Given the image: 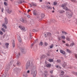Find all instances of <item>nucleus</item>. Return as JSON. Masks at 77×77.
I'll list each match as a JSON object with an SVG mask.
<instances>
[{
	"label": "nucleus",
	"instance_id": "obj_1",
	"mask_svg": "<svg viewBox=\"0 0 77 77\" xmlns=\"http://www.w3.org/2000/svg\"><path fill=\"white\" fill-rule=\"evenodd\" d=\"M66 15L69 18H71L73 15H74V13L72 12H69L68 11H66Z\"/></svg>",
	"mask_w": 77,
	"mask_h": 77
},
{
	"label": "nucleus",
	"instance_id": "obj_2",
	"mask_svg": "<svg viewBox=\"0 0 77 77\" xmlns=\"http://www.w3.org/2000/svg\"><path fill=\"white\" fill-rule=\"evenodd\" d=\"M45 37H48L50 39L51 38V34L50 32H47L45 34Z\"/></svg>",
	"mask_w": 77,
	"mask_h": 77
},
{
	"label": "nucleus",
	"instance_id": "obj_3",
	"mask_svg": "<svg viewBox=\"0 0 77 77\" xmlns=\"http://www.w3.org/2000/svg\"><path fill=\"white\" fill-rule=\"evenodd\" d=\"M66 4H64L62 5L61 7H62L64 9H65L66 11H69V9L68 8L66 7Z\"/></svg>",
	"mask_w": 77,
	"mask_h": 77
},
{
	"label": "nucleus",
	"instance_id": "obj_4",
	"mask_svg": "<svg viewBox=\"0 0 77 77\" xmlns=\"http://www.w3.org/2000/svg\"><path fill=\"white\" fill-rule=\"evenodd\" d=\"M20 71V70L18 68H15L14 69V72L15 73H18Z\"/></svg>",
	"mask_w": 77,
	"mask_h": 77
},
{
	"label": "nucleus",
	"instance_id": "obj_5",
	"mask_svg": "<svg viewBox=\"0 0 77 77\" xmlns=\"http://www.w3.org/2000/svg\"><path fill=\"white\" fill-rule=\"evenodd\" d=\"M20 20L23 23H27V20H24L23 18L21 17L20 18Z\"/></svg>",
	"mask_w": 77,
	"mask_h": 77
},
{
	"label": "nucleus",
	"instance_id": "obj_6",
	"mask_svg": "<svg viewBox=\"0 0 77 77\" xmlns=\"http://www.w3.org/2000/svg\"><path fill=\"white\" fill-rule=\"evenodd\" d=\"M31 74H33L34 77H36V74H37V72L36 71H35L34 72H33V71H32Z\"/></svg>",
	"mask_w": 77,
	"mask_h": 77
},
{
	"label": "nucleus",
	"instance_id": "obj_7",
	"mask_svg": "<svg viewBox=\"0 0 77 77\" xmlns=\"http://www.w3.org/2000/svg\"><path fill=\"white\" fill-rule=\"evenodd\" d=\"M30 66V61H29L26 63V69H28L29 68Z\"/></svg>",
	"mask_w": 77,
	"mask_h": 77
},
{
	"label": "nucleus",
	"instance_id": "obj_8",
	"mask_svg": "<svg viewBox=\"0 0 77 77\" xmlns=\"http://www.w3.org/2000/svg\"><path fill=\"white\" fill-rule=\"evenodd\" d=\"M17 39L19 42H21V38L20 35H19L17 36Z\"/></svg>",
	"mask_w": 77,
	"mask_h": 77
},
{
	"label": "nucleus",
	"instance_id": "obj_9",
	"mask_svg": "<svg viewBox=\"0 0 77 77\" xmlns=\"http://www.w3.org/2000/svg\"><path fill=\"white\" fill-rule=\"evenodd\" d=\"M19 28H20V29L22 30H25V28L24 27L22 26H19Z\"/></svg>",
	"mask_w": 77,
	"mask_h": 77
},
{
	"label": "nucleus",
	"instance_id": "obj_10",
	"mask_svg": "<svg viewBox=\"0 0 77 77\" xmlns=\"http://www.w3.org/2000/svg\"><path fill=\"white\" fill-rule=\"evenodd\" d=\"M7 12L8 13V14H11L12 12V10L11 9H8L7 10Z\"/></svg>",
	"mask_w": 77,
	"mask_h": 77
},
{
	"label": "nucleus",
	"instance_id": "obj_11",
	"mask_svg": "<svg viewBox=\"0 0 77 77\" xmlns=\"http://www.w3.org/2000/svg\"><path fill=\"white\" fill-rule=\"evenodd\" d=\"M47 72H48L46 70L44 72V76L45 77H47Z\"/></svg>",
	"mask_w": 77,
	"mask_h": 77
},
{
	"label": "nucleus",
	"instance_id": "obj_12",
	"mask_svg": "<svg viewBox=\"0 0 77 77\" xmlns=\"http://www.w3.org/2000/svg\"><path fill=\"white\" fill-rule=\"evenodd\" d=\"M46 8L47 9H52V8L49 5H47L46 6Z\"/></svg>",
	"mask_w": 77,
	"mask_h": 77
},
{
	"label": "nucleus",
	"instance_id": "obj_13",
	"mask_svg": "<svg viewBox=\"0 0 77 77\" xmlns=\"http://www.w3.org/2000/svg\"><path fill=\"white\" fill-rule=\"evenodd\" d=\"M60 52L61 53L63 54H65V52L62 50H60Z\"/></svg>",
	"mask_w": 77,
	"mask_h": 77
},
{
	"label": "nucleus",
	"instance_id": "obj_14",
	"mask_svg": "<svg viewBox=\"0 0 77 77\" xmlns=\"http://www.w3.org/2000/svg\"><path fill=\"white\" fill-rule=\"evenodd\" d=\"M5 23L6 24H8V19L6 18H5Z\"/></svg>",
	"mask_w": 77,
	"mask_h": 77
},
{
	"label": "nucleus",
	"instance_id": "obj_15",
	"mask_svg": "<svg viewBox=\"0 0 77 77\" xmlns=\"http://www.w3.org/2000/svg\"><path fill=\"white\" fill-rule=\"evenodd\" d=\"M2 26L3 27L5 28V29H7V26H6V25L5 23L2 24Z\"/></svg>",
	"mask_w": 77,
	"mask_h": 77
},
{
	"label": "nucleus",
	"instance_id": "obj_16",
	"mask_svg": "<svg viewBox=\"0 0 77 77\" xmlns=\"http://www.w3.org/2000/svg\"><path fill=\"white\" fill-rule=\"evenodd\" d=\"M62 66H63V67H65V66H66V63L65 62H64V63H63L62 65Z\"/></svg>",
	"mask_w": 77,
	"mask_h": 77
},
{
	"label": "nucleus",
	"instance_id": "obj_17",
	"mask_svg": "<svg viewBox=\"0 0 77 77\" xmlns=\"http://www.w3.org/2000/svg\"><path fill=\"white\" fill-rule=\"evenodd\" d=\"M41 17L42 18H44L45 17V15L43 14H41Z\"/></svg>",
	"mask_w": 77,
	"mask_h": 77
},
{
	"label": "nucleus",
	"instance_id": "obj_18",
	"mask_svg": "<svg viewBox=\"0 0 77 77\" xmlns=\"http://www.w3.org/2000/svg\"><path fill=\"white\" fill-rule=\"evenodd\" d=\"M64 74L65 72H64L63 71H62L60 73V75H64Z\"/></svg>",
	"mask_w": 77,
	"mask_h": 77
},
{
	"label": "nucleus",
	"instance_id": "obj_19",
	"mask_svg": "<svg viewBox=\"0 0 77 77\" xmlns=\"http://www.w3.org/2000/svg\"><path fill=\"white\" fill-rule=\"evenodd\" d=\"M51 64H48L46 65V66H47V67L49 68V67H51Z\"/></svg>",
	"mask_w": 77,
	"mask_h": 77
},
{
	"label": "nucleus",
	"instance_id": "obj_20",
	"mask_svg": "<svg viewBox=\"0 0 77 77\" xmlns=\"http://www.w3.org/2000/svg\"><path fill=\"white\" fill-rule=\"evenodd\" d=\"M66 40L68 41H71V39L68 37H66Z\"/></svg>",
	"mask_w": 77,
	"mask_h": 77
},
{
	"label": "nucleus",
	"instance_id": "obj_21",
	"mask_svg": "<svg viewBox=\"0 0 77 77\" xmlns=\"http://www.w3.org/2000/svg\"><path fill=\"white\" fill-rule=\"evenodd\" d=\"M49 61L50 62H53V59H49Z\"/></svg>",
	"mask_w": 77,
	"mask_h": 77
},
{
	"label": "nucleus",
	"instance_id": "obj_22",
	"mask_svg": "<svg viewBox=\"0 0 77 77\" xmlns=\"http://www.w3.org/2000/svg\"><path fill=\"white\" fill-rule=\"evenodd\" d=\"M65 36L64 35H62L61 36V39H65Z\"/></svg>",
	"mask_w": 77,
	"mask_h": 77
},
{
	"label": "nucleus",
	"instance_id": "obj_23",
	"mask_svg": "<svg viewBox=\"0 0 77 77\" xmlns=\"http://www.w3.org/2000/svg\"><path fill=\"white\" fill-rule=\"evenodd\" d=\"M12 45H13V48H14V47H15V42H14V40H13V43H12Z\"/></svg>",
	"mask_w": 77,
	"mask_h": 77
},
{
	"label": "nucleus",
	"instance_id": "obj_24",
	"mask_svg": "<svg viewBox=\"0 0 77 77\" xmlns=\"http://www.w3.org/2000/svg\"><path fill=\"white\" fill-rule=\"evenodd\" d=\"M66 51L67 52H68V53H71V51L70 50H69V49H67Z\"/></svg>",
	"mask_w": 77,
	"mask_h": 77
},
{
	"label": "nucleus",
	"instance_id": "obj_25",
	"mask_svg": "<svg viewBox=\"0 0 77 77\" xmlns=\"http://www.w3.org/2000/svg\"><path fill=\"white\" fill-rule=\"evenodd\" d=\"M42 58H45L47 57V56L45 55H42Z\"/></svg>",
	"mask_w": 77,
	"mask_h": 77
},
{
	"label": "nucleus",
	"instance_id": "obj_26",
	"mask_svg": "<svg viewBox=\"0 0 77 77\" xmlns=\"http://www.w3.org/2000/svg\"><path fill=\"white\" fill-rule=\"evenodd\" d=\"M39 45H40V46H42V45H43V42H41L39 44Z\"/></svg>",
	"mask_w": 77,
	"mask_h": 77
},
{
	"label": "nucleus",
	"instance_id": "obj_27",
	"mask_svg": "<svg viewBox=\"0 0 77 77\" xmlns=\"http://www.w3.org/2000/svg\"><path fill=\"white\" fill-rule=\"evenodd\" d=\"M9 43H6V44H5V45H6V48H8V45H9Z\"/></svg>",
	"mask_w": 77,
	"mask_h": 77
},
{
	"label": "nucleus",
	"instance_id": "obj_28",
	"mask_svg": "<svg viewBox=\"0 0 77 77\" xmlns=\"http://www.w3.org/2000/svg\"><path fill=\"white\" fill-rule=\"evenodd\" d=\"M2 30L3 31V32L5 33V31H6V29H4V28H2Z\"/></svg>",
	"mask_w": 77,
	"mask_h": 77
},
{
	"label": "nucleus",
	"instance_id": "obj_29",
	"mask_svg": "<svg viewBox=\"0 0 77 77\" xmlns=\"http://www.w3.org/2000/svg\"><path fill=\"white\" fill-rule=\"evenodd\" d=\"M65 11H64L63 10H61L60 11V14H63V12H64Z\"/></svg>",
	"mask_w": 77,
	"mask_h": 77
},
{
	"label": "nucleus",
	"instance_id": "obj_30",
	"mask_svg": "<svg viewBox=\"0 0 77 77\" xmlns=\"http://www.w3.org/2000/svg\"><path fill=\"white\" fill-rule=\"evenodd\" d=\"M20 64H21V63H20V62L17 61V65H20Z\"/></svg>",
	"mask_w": 77,
	"mask_h": 77
},
{
	"label": "nucleus",
	"instance_id": "obj_31",
	"mask_svg": "<svg viewBox=\"0 0 77 77\" xmlns=\"http://www.w3.org/2000/svg\"><path fill=\"white\" fill-rule=\"evenodd\" d=\"M33 14L34 15H36V11H34V12H33Z\"/></svg>",
	"mask_w": 77,
	"mask_h": 77
},
{
	"label": "nucleus",
	"instance_id": "obj_32",
	"mask_svg": "<svg viewBox=\"0 0 77 77\" xmlns=\"http://www.w3.org/2000/svg\"><path fill=\"white\" fill-rule=\"evenodd\" d=\"M61 62V60H57V63H59V62Z\"/></svg>",
	"mask_w": 77,
	"mask_h": 77
},
{
	"label": "nucleus",
	"instance_id": "obj_33",
	"mask_svg": "<svg viewBox=\"0 0 77 77\" xmlns=\"http://www.w3.org/2000/svg\"><path fill=\"white\" fill-rule=\"evenodd\" d=\"M62 33H63V34H65V35H66L68 34L65 31H62Z\"/></svg>",
	"mask_w": 77,
	"mask_h": 77
},
{
	"label": "nucleus",
	"instance_id": "obj_34",
	"mask_svg": "<svg viewBox=\"0 0 77 77\" xmlns=\"http://www.w3.org/2000/svg\"><path fill=\"white\" fill-rule=\"evenodd\" d=\"M32 6H36V5L35 3H32Z\"/></svg>",
	"mask_w": 77,
	"mask_h": 77
},
{
	"label": "nucleus",
	"instance_id": "obj_35",
	"mask_svg": "<svg viewBox=\"0 0 77 77\" xmlns=\"http://www.w3.org/2000/svg\"><path fill=\"white\" fill-rule=\"evenodd\" d=\"M53 47H54V46L52 44L50 46V48L51 49L52 48H53Z\"/></svg>",
	"mask_w": 77,
	"mask_h": 77
},
{
	"label": "nucleus",
	"instance_id": "obj_36",
	"mask_svg": "<svg viewBox=\"0 0 77 77\" xmlns=\"http://www.w3.org/2000/svg\"><path fill=\"white\" fill-rule=\"evenodd\" d=\"M56 5H57V2H54V6H56Z\"/></svg>",
	"mask_w": 77,
	"mask_h": 77
},
{
	"label": "nucleus",
	"instance_id": "obj_37",
	"mask_svg": "<svg viewBox=\"0 0 77 77\" xmlns=\"http://www.w3.org/2000/svg\"><path fill=\"white\" fill-rule=\"evenodd\" d=\"M61 39H62L61 37L60 36H58V39L59 40H61Z\"/></svg>",
	"mask_w": 77,
	"mask_h": 77
},
{
	"label": "nucleus",
	"instance_id": "obj_38",
	"mask_svg": "<svg viewBox=\"0 0 77 77\" xmlns=\"http://www.w3.org/2000/svg\"><path fill=\"white\" fill-rule=\"evenodd\" d=\"M3 32L0 30V34L1 35H3Z\"/></svg>",
	"mask_w": 77,
	"mask_h": 77
},
{
	"label": "nucleus",
	"instance_id": "obj_39",
	"mask_svg": "<svg viewBox=\"0 0 77 77\" xmlns=\"http://www.w3.org/2000/svg\"><path fill=\"white\" fill-rule=\"evenodd\" d=\"M4 4L5 6H7V5H8V4L7 3H6V2H5L4 3Z\"/></svg>",
	"mask_w": 77,
	"mask_h": 77
},
{
	"label": "nucleus",
	"instance_id": "obj_40",
	"mask_svg": "<svg viewBox=\"0 0 77 77\" xmlns=\"http://www.w3.org/2000/svg\"><path fill=\"white\" fill-rule=\"evenodd\" d=\"M73 45H74V43H72L71 44H70V46H73Z\"/></svg>",
	"mask_w": 77,
	"mask_h": 77
},
{
	"label": "nucleus",
	"instance_id": "obj_41",
	"mask_svg": "<svg viewBox=\"0 0 77 77\" xmlns=\"http://www.w3.org/2000/svg\"><path fill=\"white\" fill-rule=\"evenodd\" d=\"M66 46H67V47H69V44L68 43H66L65 44Z\"/></svg>",
	"mask_w": 77,
	"mask_h": 77
},
{
	"label": "nucleus",
	"instance_id": "obj_42",
	"mask_svg": "<svg viewBox=\"0 0 77 77\" xmlns=\"http://www.w3.org/2000/svg\"><path fill=\"white\" fill-rule=\"evenodd\" d=\"M72 2H76V1L75 0H70Z\"/></svg>",
	"mask_w": 77,
	"mask_h": 77
},
{
	"label": "nucleus",
	"instance_id": "obj_43",
	"mask_svg": "<svg viewBox=\"0 0 77 77\" xmlns=\"http://www.w3.org/2000/svg\"><path fill=\"white\" fill-rule=\"evenodd\" d=\"M73 74H75L77 75V72L75 73V72H72Z\"/></svg>",
	"mask_w": 77,
	"mask_h": 77
},
{
	"label": "nucleus",
	"instance_id": "obj_44",
	"mask_svg": "<svg viewBox=\"0 0 77 77\" xmlns=\"http://www.w3.org/2000/svg\"><path fill=\"white\" fill-rule=\"evenodd\" d=\"M75 56L76 59H77V54H75Z\"/></svg>",
	"mask_w": 77,
	"mask_h": 77
},
{
	"label": "nucleus",
	"instance_id": "obj_45",
	"mask_svg": "<svg viewBox=\"0 0 77 77\" xmlns=\"http://www.w3.org/2000/svg\"><path fill=\"white\" fill-rule=\"evenodd\" d=\"M57 68H60V69H61V68L60 67V66H57Z\"/></svg>",
	"mask_w": 77,
	"mask_h": 77
},
{
	"label": "nucleus",
	"instance_id": "obj_46",
	"mask_svg": "<svg viewBox=\"0 0 77 77\" xmlns=\"http://www.w3.org/2000/svg\"><path fill=\"white\" fill-rule=\"evenodd\" d=\"M47 45H48V43L47 42H45V46H47Z\"/></svg>",
	"mask_w": 77,
	"mask_h": 77
},
{
	"label": "nucleus",
	"instance_id": "obj_47",
	"mask_svg": "<svg viewBox=\"0 0 77 77\" xmlns=\"http://www.w3.org/2000/svg\"><path fill=\"white\" fill-rule=\"evenodd\" d=\"M27 17H28V18H30V15H27Z\"/></svg>",
	"mask_w": 77,
	"mask_h": 77
},
{
	"label": "nucleus",
	"instance_id": "obj_48",
	"mask_svg": "<svg viewBox=\"0 0 77 77\" xmlns=\"http://www.w3.org/2000/svg\"><path fill=\"white\" fill-rule=\"evenodd\" d=\"M1 10L2 12H3V11H4V9L2 8L1 9Z\"/></svg>",
	"mask_w": 77,
	"mask_h": 77
},
{
	"label": "nucleus",
	"instance_id": "obj_49",
	"mask_svg": "<svg viewBox=\"0 0 77 77\" xmlns=\"http://www.w3.org/2000/svg\"><path fill=\"white\" fill-rule=\"evenodd\" d=\"M53 70H51L50 71V73H51V74H52V73H53Z\"/></svg>",
	"mask_w": 77,
	"mask_h": 77
},
{
	"label": "nucleus",
	"instance_id": "obj_50",
	"mask_svg": "<svg viewBox=\"0 0 77 77\" xmlns=\"http://www.w3.org/2000/svg\"><path fill=\"white\" fill-rule=\"evenodd\" d=\"M62 42H63V43H65V42H65V41H64V40H62Z\"/></svg>",
	"mask_w": 77,
	"mask_h": 77
},
{
	"label": "nucleus",
	"instance_id": "obj_51",
	"mask_svg": "<svg viewBox=\"0 0 77 77\" xmlns=\"http://www.w3.org/2000/svg\"><path fill=\"white\" fill-rule=\"evenodd\" d=\"M47 56H50V54H47Z\"/></svg>",
	"mask_w": 77,
	"mask_h": 77
},
{
	"label": "nucleus",
	"instance_id": "obj_52",
	"mask_svg": "<svg viewBox=\"0 0 77 77\" xmlns=\"http://www.w3.org/2000/svg\"><path fill=\"white\" fill-rule=\"evenodd\" d=\"M9 68L8 69H5V71H8V70H9Z\"/></svg>",
	"mask_w": 77,
	"mask_h": 77
},
{
	"label": "nucleus",
	"instance_id": "obj_53",
	"mask_svg": "<svg viewBox=\"0 0 77 77\" xmlns=\"http://www.w3.org/2000/svg\"><path fill=\"white\" fill-rule=\"evenodd\" d=\"M30 72V71L29 70H28L27 71V73H29Z\"/></svg>",
	"mask_w": 77,
	"mask_h": 77
},
{
	"label": "nucleus",
	"instance_id": "obj_54",
	"mask_svg": "<svg viewBox=\"0 0 77 77\" xmlns=\"http://www.w3.org/2000/svg\"><path fill=\"white\" fill-rule=\"evenodd\" d=\"M30 10L29 9L28 10L27 12H30Z\"/></svg>",
	"mask_w": 77,
	"mask_h": 77
},
{
	"label": "nucleus",
	"instance_id": "obj_55",
	"mask_svg": "<svg viewBox=\"0 0 77 77\" xmlns=\"http://www.w3.org/2000/svg\"><path fill=\"white\" fill-rule=\"evenodd\" d=\"M47 4H49V5H50V2H48L47 3Z\"/></svg>",
	"mask_w": 77,
	"mask_h": 77
},
{
	"label": "nucleus",
	"instance_id": "obj_56",
	"mask_svg": "<svg viewBox=\"0 0 77 77\" xmlns=\"http://www.w3.org/2000/svg\"><path fill=\"white\" fill-rule=\"evenodd\" d=\"M51 77H53V75H50Z\"/></svg>",
	"mask_w": 77,
	"mask_h": 77
},
{
	"label": "nucleus",
	"instance_id": "obj_57",
	"mask_svg": "<svg viewBox=\"0 0 77 77\" xmlns=\"http://www.w3.org/2000/svg\"><path fill=\"white\" fill-rule=\"evenodd\" d=\"M40 2H42V0H40Z\"/></svg>",
	"mask_w": 77,
	"mask_h": 77
},
{
	"label": "nucleus",
	"instance_id": "obj_58",
	"mask_svg": "<svg viewBox=\"0 0 77 77\" xmlns=\"http://www.w3.org/2000/svg\"><path fill=\"white\" fill-rule=\"evenodd\" d=\"M33 44H32L31 45V46H33Z\"/></svg>",
	"mask_w": 77,
	"mask_h": 77
},
{
	"label": "nucleus",
	"instance_id": "obj_59",
	"mask_svg": "<svg viewBox=\"0 0 77 77\" xmlns=\"http://www.w3.org/2000/svg\"><path fill=\"white\" fill-rule=\"evenodd\" d=\"M12 62H13V60H11V63H12Z\"/></svg>",
	"mask_w": 77,
	"mask_h": 77
},
{
	"label": "nucleus",
	"instance_id": "obj_60",
	"mask_svg": "<svg viewBox=\"0 0 77 77\" xmlns=\"http://www.w3.org/2000/svg\"><path fill=\"white\" fill-rule=\"evenodd\" d=\"M54 11H52V13H54Z\"/></svg>",
	"mask_w": 77,
	"mask_h": 77
},
{
	"label": "nucleus",
	"instance_id": "obj_61",
	"mask_svg": "<svg viewBox=\"0 0 77 77\" xmlns=\"http://www.w3.org/2000/svg\"><path fill=\"white\" fill-rule=\"evenodd\" d=\"M53 8L54 10V7H53Z\"/></svg>",
	"mask_w": 77,
	"mask_h": 77
},
{
	"label": "nucleus",
	"instance_id": "obj_62",
	"mask_svg": "<svg viewBox=\"0 0 77 77\" xmlns=\"http://www.w3.org/2000/svg\"><path fill=\"white\" fill-rule=\"evenodd\" d=\"M76 23L77 24V19L76 20Z\"/></svg>",
	"mask_w": 77,
	"mask_h": 77
},
{
	"label": "nucleus",
	"instance_id": "obj_63",
	"mask_svg": "<svg viewBox=\"0 0 77 77\" xmlns=\"http://www.w3.org/2000/svg\"><path fill=\"white\" fill-rule=\"evenodd\" d=\"M32 38H33L32 37H31V39H32Z\"/></svg>",
	"mask_w": 77,
	"mask_h": 77
},
{
	"label": "nucleus",
	"instance_id": "obj_64",
	"mask_svg": "<svg viewBox=\"0 0 77 77\" xmlns=\"http://www.w3.org/2000/svg\"><path fill=\"white\" fill-rule=\"evenodd\" d=\"M2 43H1V42H0V45H1Z\"/></svg>",
	"mask_w": 77,
	"mask_h": 77
}]
</instances>
